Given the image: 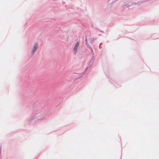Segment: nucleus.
<instances>
[{"label":"nucleus","instance_id":"2","mask_svg":"<svg viewBox=\"0 0 159 159\" xmlns=\"http://www.w3.org/2000/svg\"><path fill=\"white\" fill-rule=\"evenodd\" d=\"M38 43H35L34 47L32 50V52H34L36 50L37 48L38 47Z\"/></svg>","mask_w":159,"mask_h":159},{"label":"nucleus","instance_id":"1","mask_svg":"<svg viewBox=\"0 0 159 159\" xmlns=\"http://www.w3.org/2000/svg\"><path fill=\"white\" fill-rule=\"evenodd\" d=\"M79 45V43L77 42L75 43V45L74 48V52L75 54L77 52V50Z\"/></svg>","mask_w":159,"mask_h":159}]
</instances>
